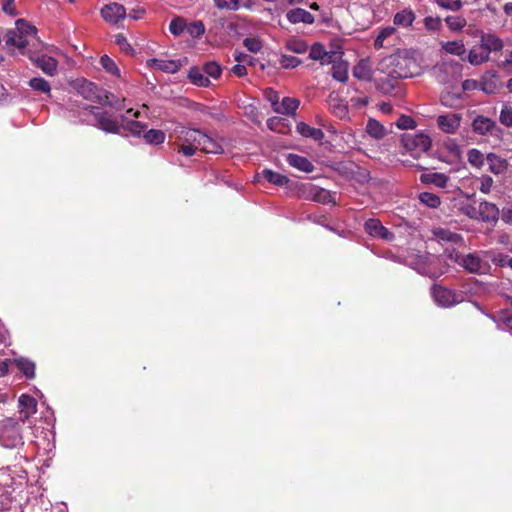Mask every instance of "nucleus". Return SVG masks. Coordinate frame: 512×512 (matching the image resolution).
<instances>
[{
  "label": "nucleus",
  "mask_w": 512,
  "mask_h": 512,
  "mask_svg": "<svg viewBox=\"0 0 512 512\" xmlns=\"http://www.w3.org/2000/svg\"><path fill=\"white\" fill-rule=\"evenodd\" d=\"M377 70L385 74L389 79H378L377 89L383 93H389L394 84L392 81L404 78H411L421 73V67L416 59L407 51L397 52L383 58Z\"/></svg>",
  "instance_id": "1"
},
{
  "label": "nucleus",
  "mask_w": 512,
  "mask_h": 512,
  "mask_svg": "<svg viewBox=\"0 0 512 512\" xmlns=\"http://www.w3.org/2000/svg\"><path fill=\"white\" fill-rule=\"evenodd\" d=\"M80 115L90 117V119L85 118L82 120L97 126L107 133H120L121 124L98 107L85 105L81 108Z\"/></svg>",
  "instance_id": "2"
},
{
  "label": "nucleus",
  "mask_w": 512,
  "mask_h": 512,
  "mask_svg": "<svg viewBox=\"0 0 512 512\" xmlns=\"http://www.w3.org/2000/svg\"><path fill=\"white\" fill-rule=\"evenodd\" d=\"M22 423L14 418L0 422V445L6 449H17L24 445Z\"/></svg>",
  "instance_id": "3"
},
{
  "label": "nucleus",
  "mask_w": 512,
  "mask_h": 512,
  "mask_svg": "<svg viewBox=\"0 0 512 512\" xmlns=\"http://www.w3.org/2000/svg\"><path fill=\"white\" fill-rule=\"evenodd\" d=\"M175 133H177L175 144L178 147V151L184 156L191 157L200 149L203 137L202 131L180 127V130H175Z\"/></svg>",
  "instance_id": "4"
},
{
  "label": "nucleus",
  "mask_w": 512,
  "mask_h": 512,
  "mask_svg": "<svg viewBox=\"0 0 512 512\" xmlns=\"http://www.w3.org/2000/svg\"><path fill=\"white\" fill-rule=\"evenodd\" d=\"M37 29L35 26L30 25L24 19H18L16 26L7 32L6 44L24 49L28 44V38L36 35Z\"/></svg>",
  "instance_id": "5"
},
{
  "label": "nucleus",
  "mask_w": 512,
  "mask_h": 512,
  "mask_svg": "<svg viewBox=\"0 0 512 512\" xmlns=\"http://www.w3.org/2000/svg\"><path fill=\"white\" fill-rule=\"evenodd\" d=\"M462 70L461 64L454 59H442L433 68V75L439 83L446 84L458 78Z\"/></svg>",
  "instance_id": "6"
},
{
  "label": "nucleus",
  "mask_w": 512,
  "mask_h": 512,
  "mask_svg": "<svg viewBox=\"0 0 512 512\" xmlns=\"http://www.w3.org/2000/svg\"><path fill=\"white\" fill-rule=\"evenodd\" d=\"M472 130L481 136L489 135L500 141L503 138L504 130L496 122L485 116H477L472 121Z\"/></svg>",
  "instance_id": "7"
},
{
  "label": "nucleus",
  "mask_w": 512,
  "mask_h": 512,
  "mask_svg": "<svg viewBox=\"0 0 512 512\" xmlns=\"http://www.w3.org/2000/svg\"><path fill=\"white\" fill-rule=\"evenodd\" d=\"M404 147L412 154H419L429 150L431 139L424 133L406 134L402 138Z\"/></svg>",
  "instance_id": "8"
},
{
  "label": "nucleus",
  "mask_w": 512,
  "mask_h": 512,
  "mask_svg": "<svg viewBox=\"0 0 512 512\" xmlns=\"http://www.w3.org/2000/svg\"><path fill=\"white\" fill-rule=\"evenodd\" d=\"M432 296L437 305L441 307H451L461 302L460 295L439 285L432 287Z\"/></svg>",
  "instance_id": "9"
},
{
  "label": "nucleus",
  "mask_w": 512,
  "mask_h": 512,
  "mask_svg": "<svg viewBox=\"0 0 512 512\" xmlns=\"http://www.w3.org/2000/svg\"><path fill=\"white\" fill-rule=\"evenodd\" d=\"M101 17L109 24L116 25L126 18V9L122 4L113 2L100 10Z\"/></svg>",
  "instance_id": "10"
},
{
  "label": "nucleus",
  "mask_w": 512,
  "mask_h": 512,
  "mask_svg": "<svg viewBox=\"0 0 512 512\" xmlns=\"http://www.w3.org/2000/svg\"><path fill=\"white\" fill-rule=\"evenodd\" d=\"M479 44L482 50H485L489 55L491 53L500 52L504 47V42L495 33L478 31Z\"/></svg>",
  "instance_id": "11"
},
{
  "label": "nucleus",
  "mask_w": 512,
  "mask_h": 512,
  "mask_svg": "<svg viewBox=\"0 0 512 512\" xmlns=\"http://www.w3.org/2000/svg\"><path fill=\"white\" fill-rule=\"evenodd\" d=\"M459 265L469 273L473 274H483L489 269L487 262L482 260L476 253H470L461 257Z\"/></svg>",
  "instance_id": "12"
},
{
  "label": "nucleus",
  "mask_w": 512,
  "mask_h": 512,
  "mask_svg": "<svg viewBox=\"0 0 512 512\" xmlns=\"http://www.w3.org/2000/svg\"><path fill=\"white\" fill-rule=\"evenodd\" d=\"M19 414L18 421L25 424L29 418L37 412V402L30 395L22 394L18 399Z\"/></svg>",
  "instance_id": "13"
},
{
  "label": "nucleus",
  "mask_w": 512,
  "mask_h": 512,
  "mask_svg": "<svg viewBox=\"0 0 512 512\" xmlns=\"http://www.w3.org/2000/svg\"><path fill=\"white\" fill-rule=\"evenodd\" d=\"M365 231L372 237L392 241L394 234L384 227L378 219H368L364 223Z\"/></svg>",
  "instance_id": "14"
},
{
  "label": "nucleus",
  "mask_w": 512,
  "mask_h": 512,
  "mask_svg": "<svg viewBox=\"0 0 512 512\" xmlns=\"http://www.w3.org/2000/svg\"><path fill=\"white\" fill-rule=\"evenodd\" d=\"M33 64L42 70L48 76H54L57 74L58 61L48 55H34L30 57Z\"/></svg>",
  "instance_id": "15"
},
{
  "label": "nucleus",
  "mask_w": 512,
  "mask_h": 512,
  "mask_svg": "<svg viewBox=\"0 0 512 512\" xmlns=\"http://www.w3.org/2000/svg\"><path fill=\"white\" fill-rule=\"evenodd\" d=\"M309 57L312 60L320 61L322 65H327L334 62L339 56L334 51H326L321 43H314L310 48Z\"/></svg>",
  "instance_id": "16"
},
{
  "label": "nucleus",
  "mask_w": 512,
  "mask_h": 512,
  "mask_svg": "<svg viewBox=\"0 0 512 512\" xmlns=\"http://www.w3.org/2000/svg\"><path fill=\"white\" fill-rule=\"evenodd\" d=\"M461 116L456 113L440 115L437 118L438 127L445 133H455L460 127Z\"/></svg>",
  "instance_id": "17"
},
{
  "label": "nucleus",
  "mask_w": 512,
  "mask_h": 512,
  "mask_svg": "<svg viewBox=\"0 0 512 512\" xmlns=\"http://www.w3.org/2000/svg\"><path fill=\"white\" fill-rule=\"evenodd\" d=\"M146 66L152 70H159L166 73H176L180 69V63L176 60L151 58L146 61Z\"/></svg>",
  "instance_id": "18"
},
{
  "label": "nucleus",
  "mask_w": 512,
  "mask_h": 512,
  "mask_svg": "<svg viewBox=\"0 0 512 512\" xmlns=\"http://www.w3.org/2000/svg\"><path fill=\"white\" fill-rule=\"evenodd\" d=\"M434 238L440 243H452L455 245H464L463 237L455 232H452L446 228H435L433 229Z\"/></svg>",
  "instance_id": "19"
},
{
  "label": "nucleus",
  "mask_w": 512,
  "mask_h": 512,
  "mask_svg": "<svg viewBox=\"0 0 512 512\" xmlns=\"http://www.w3.org/2000/svg\"><path fill=\"white\" fill-rule=\"evenodd\" d=\"M478 219L491 223L496 222L499 217V210L495 204L490 202H481L477 208Z\"/></svg>",
  "instance_id": "20"
},
{
  "label": "nucleus",
  "mask_w": 512,
  "mask_h": 512,
  "mask_svg": "<svg viewBox=\"0 0 512 512\" xmlns=\"http://www.w3.org/2000/svg\"><path fill=\"white\" fill-rule=\"evenodd\" d=\"M286 18L291 24H313L315 22L314 16L305 9L294 8L286 13Z\"/></svg>",
  "instance_id": "21"
},
{
  "label": "nucleus",
  "mask_w": 512,
  "mask_h": 512,
  "mask_svg": "<svg viewBox=\"0 0 512 512\" xmlns=\"http://www.w3.org/2000/svg\"><path fill=\"white\" fill-rule=\"evenodd\" d=\"M287 162L290 166L305 173H311L314 170V165L308 158L297 154H289Z\"/></svg>",
  "instance_id": "22"
},
{
  "label": "nucleus",
  "mask_w": 512,
  "mask_h": 512,
  "mask_svg": "<svg viewBox=\"0 0 512 512\" xmlns=\"http://www.w3.org/2000/svg\"><path fill=\"white\" fill-rule=\"evenodd\" d=\"M296 130L301 136L311 138L318 142H321L325 136L321 129L311 127L304 122H299L296 126Z\"/></svg>",
  "instance_id": "23"
},
{
  "label": "nucleus",
  "mask_w": 512,
  "mask_h": 512,
  "mask_svg": "<svg viewBox=\"0 0 512 512\" xmlns=\"http://www.w3.org/2000/svg\"><path fill=\"white\" fill-rule=\"evenodd\" d=\"M479 82V89L486 94H493L498 88L497 75L492 72H486L482 75Z\"/></svg>",
  "instance_id": "24"
},
{
  "label": "nucleus",
  "mask_w": 512,
  "mask_h": 512,
  "mask_svg": "<svg viewBox=\"0 0 512 512\" xmlns=\"http://www.w3.org/2000/svg\"><path fill=\"white\" fill-rule=\"evenodd\" d=\"M440 47L445 53L459 57L466 53L465 44L462 40L441 41Z\"/></svg>",
  "instance_id": "25"
},
{
  "label": "nucleus",
  "mask_w": 512,
  "mask_h": 512,
  "mask_svg": "<svg viewBox=\"0 0 512 512\" xmlns=\"http://www.w3.org/2000/svg\"><path fill=\"white\" fill-rule=\"evenodd\" d=\"M489 60L490 55L480 48V44L471 48L467 56V61L473 66H479Z\"/></svg>",
  "instance_id": "26"
},
{
  "label": "nucleus",
  "mask_w": 512,
  "mask_h": 512,
  "mask_svg": "<svg viewBox=\"0 0 512 512\" xmlns=\"http://www.w3.org/2000/svg\"><path fill=\"white\" fill-rule=\"evenodd\" d=\"M420 180L424 184H432L439 188H444L448 182V177L443 173L429 172L423 173Z\"/></svg>",
  "instance_id": "27"
},
{
  "label": "nucleus",
  "mask_w": 512,
  "mask_h": 512,
  "mask_svg": "<svg viewBox=\"0 0 512 512\" xmlns=\"http://www.w3.org/2000/svg\"><path fill=\"white\" fill-rule=\"evenodd\" d=\"M199 150L205 153L213 154H221L224 151L222 145L218 141L205 133H203Z\"/></svg>",
  "instance_id": "28"
},
{
  "label": "nucleus",
  "mask_w": 512,
  "mask_h": 512,
  "mask_svg": "<svg viewBox=\"0 0 512 512\" xmlns=\"http://www.w3.org/2000/svg\"><path fill=\"white\" fill-rule=\"evenodd\" d=\"M299 104L300 103L296 98L284 97L281 103H279L277 107L275 106V112L279 114L293 115L299 107Z\"/></svg>",
  "instance_id": "29"
},
{
  "label": "nucleus",
  "mask_w": 512,
  "mask_h": 512,
  "mask_svg": "<svg viewBox=\"0 0 512 512\" xmlns=\"http://www.w3.org/2000/svg\"><path fill=\"white\" fill-rule=\"evenodd\" d=\"M486 160L489 170L494 174L503 173L507 169V161L494 153H489Z\"/></svg>",
  "instance_id": "30"
},
{
  "label": "nucleus",
  "mask_w": 512,
  "mask_h": 512,
  "mask_svg": "<svg viewBox=\"0 0 512 512\" xmlns=\"http://www.w3.org/2000/svg\"><path fill=\"white\" fill-rule=\"evenodd\" d=\"M353 76L359 80H371L372 69L368 60H360L353 69Z\"/></svg>",
  "instance_id": "31"
},
{
  "label": "nucleus",
  "mask_w": 512,
  "mask_h": 512,
  "mask_svg": "<svg viewBox=\"0 0 512 512\" xmlns=\"http://www.w3.org/2000/svg\"><path fill=\"white\" fill-rule=\"evenodd\" d=\"M366 132L369 136L377 140L384 138L387 134L385 127L375 119L368 120Z\"/></svg>",
  "instance_id": "32"
},
{
  "label": "nucleus",
  "mask_w": 512,
  "mask_h": 512,
  "mask_svg": "<svg viewBox=\"0 0 512 512\" xmlns=\"http://www.w3.org/2000/svg\"><path fill=\"white\" fill-rule=\"evenodd\" d=\"M415 20V13L410 8H406L394 16V23L398 26L409 27Z\"/></svg>",
  "instance_id": "33"
},
{
  "label": "nucleus",
  "mask_w": 512,
  "mask_h": 512,
  "mask_svg": "<svg viewBox=\"0 0 512 512\" xmlns=\"http://www.w3.org/2000/svg\"><path fill=\"white\" fill-rule=\"evenodd\" d=\"M445 23L452 32H460L467 24L465 17L460 15H448L445 17Z\"/></svg>",
  "instance_id": "34"
},
{
  "label": "nucleus",
  "mask_w": 512,
  "mask_h": 512,
  "mask_svg": "<svg viewBox=\"0 0 512 512\" xmlns=\"http://www.w3.org/2000/svg\"><path fill=\"white\" fill-rule=\"evenodd\" d=\"M332 63H333L332 68H331L332 77L339 82H345L348 79L347 63L336 62V59Z\"/></svg>",
  "instance_id": "35"
},
{
  "label": "nucleus",
  "mask_w": 512,
  "mask_h": 512,
  "mask_svg": "<svg viewBox=\"0 0 512 512\" xmlns=\"http://www.w3.org/2000/svg\"><path fill=\"white\" fill-rule=\"evenodd\" d=\"M262 176L268 182L277 186H285L289 182V179L285 175L274 172L270 169L263 170Z\"/></svg>",
  "instance_id": "36"
},
{
  "label": "nucleus",
  "mask_w": 512,
  "mask_h": 512,
  "mask_svg": "<svg viewBox=\"0 0 512 512\" xmlns=\"http://www.w3.org/2000/svg\"><path fill=\"white\" fill-rule=\"evenodd\" d=\"M313 200L321 204H335V194L324 188H316L313 193Z\"/></svg>",
  "instance_id": "37"
},
{
  "label": "nucleus",
  "mask_w": 512,
  "mask_h": 512,
  "mask_svg": "<svg viewBox=\"0 0 512 512\" xmlns=\"http://www.w3.org/2000/svg\"><path fill=\"white\" fill-rule=\"evenodd\" d=\"M188 77L193 84L200 87H207L210 84L208 77L198 68H191Z\"/></svg>",
  "instance_id": "38"
},
{
  "label": "nucleus",
  "mask_w": 512,
  "mask_h": 512,
  "mask_svg": "<svg viewBox=\"0 0 512 512\" xmlns=\"http://www.w3.org/2000/svg\"><path fill=\"white\" fill-rule=\"evenodd\" d=\"M15 364L18 369L27 377L33 378L35 376V364L25 358L15 359Z\"/></svg>",
  "instance_id": "39"
},
{
  "label": "nucleus",
  "mask_w": 512,
  "mask_h": 512,
  "mask_svg": "<svg viewBox=\"0 0 512 512\" xmlns=\"http://www.w3.org/2000/svg\"><path fill=\"white\" fill-rule=\"evenodd\" d=\"M29 86L37 92L50 95L51 86L47 80L42 77H34L29 80Z\"/></svg>",
  "instance_id": "40"
},
{
  "label": "nucleus",
  "mask_w": 512,
  "mask_h": 512,
  "mask_svg": "<svg viewBox=\"0 0 512 512\" xmlns=\"http://www.w3.org/2000/svg\"><path fill=\"white\" fill-rule=\"evenodd\" d=\"M423 25L427 32L437 33L442 29V19L439 16H426Z\"/></svg>",
  "instance_id": "41"
},
{
  "label": "nucleus",
  "mask_w": 512,
  "mask_h": 512,
  "mask_svg": "<svg viewBox=\"0 0 512 512\" xmlns=\"http://www.w3.org/2000/svg\"><path fill=\"white\" fill-rule=\"evenodd\" d=\"M187 23L180 16L174 17L169 24V31L174 36H180L186 30Z\"/></svg>",
  "instance_id": "42"
},
{
  "label": "nucleus",
  "mask_w": 512,
  "mask_h": 512,
  "mask_svg": "<svg viewBox=\"0 0 512 512\" xmlns=\"http://www.w3.org/2000/svg\"><path fill=\"white\" fill-rule=\"evenodd\" d=\"M418 198L422 204L429 208H437L441 203L440 198L436 194L430 192H422L419 194Z\"/></svg>",
  "instance_id": "43"
},
{
  "label": "nucleus",
  "mask_w": 512,
  "mask_h": 512,
  "mask_svg": "<svg viewBox=\"0 0 512 512\" xmlns=\"http://www.w3.org/2000/svg\"><path fill=\"white\" fill-rule=\"evenodd\" d=\"M468 162L476 167L481 168L484 165V154L478 149H470L467 153Z\"/></svg>",
  "instance_id": "44"
},
{
  "label": "nucleus",
  "mask_w": 512,
  "mask_h": 512,
  "mask_svg": "<svg viewBox=\"0 0 512 512\" xmlns=\"http://www.w3.org/2000/svg\"><path fill=\"white\" fill-rule=\"evenodd\" d=\"M144 139L149 144H162L165 140V133L161 130L150 129L144 134Z\"/></svg>",
  "instance_id": "45"
},
{
  "label": "nucleus",
  "mask_w": 512,
  "mask_h": 512,
  "mask_svg": "<svg viewBox=\"0 0 512 512\" xmlns=\"http://www.w3.org/2000/svg\"><path fill=\"white\" fill-rule=\"evenodd\" d=\"M285 46L287 50L297 54H303L308 49L306 42L300 39H290L286 42Z\"/></svg>",
  "instance_id": "46"
},
{
  "label": "nucleus",
  "mask_w": 512,
  "mask_h": 512,
  "mask_svg": "<svg viewBox=\"0 0 512 512\" xmlns=\"http://www.w3.org/2000/svg\"><path fill=\"white\" fill-rule=\"evenodd\" d=\"M438 7L444 10L457 12L463 7L462 0H434Z\"/></svg>",
  "instance_id": "47"
},
{
  "label": "nucleus",
  "mask_w": 512,
  "mask_h": 512,
  "mask_svg": "<svg viewBox=\"0 0 512 512\" xmlns=\"http://www.w3.org/2000/svg\"><path fill=\"white\" fill-rule=\"evenodd\" d=\"M395 32H396L395 28L391 27V26L381 29L374 41V47L376 49L383 48L385 39L392 36Z\"/></svg>",
  "instance_id": "48"
},
{
  "label": "nucleus",
  "mask_w": 512,
  "mask_h": 512,
  "mask_svg": "<svg viewBox=\"0 0 512 512\" xmlns=\"http://www.w3.org/2000/svg\"><path fill=\"white\" fill-rule=\"evenodd\" d=\"M485 256L492 261L493 264L499 267H505L507 264V260L509 258L508 255L503 253H498L494 251H486L484 252Z\"/></svg>",
  "instance_id": "49"
},
{
  "label": "nucleus",
  "mask_w": 512,
  "mask_h": 512,
  "mask_svg": "<svg viewBox=\"0 0 512 512\" xmlns=\"http://www.w3.org/2000/svg\"><path fill=\"white\" fill-rule=\"evenodd\" d=\"M186 30L192 38H200L205 33V26L202 21H194L187 24Z\"/></svg>",
  "instance_id": "50"
},
{
  "label": "nucleus",
  "mask_w": 512,
  "mask_h": 512,
  "mask_svg": "<svg viewBox=\"0 0 512 512\" xmlns=\"http://www.w3.org/2000/svg\"><path fill=\"white\" fill-rule=\"evenodd\" d=\"M100 64L108 73L115 75V76L120 75V71H119L116 63L109 56L103 55L100 58Z\"/></svg>",
  "instance_id": "51"
},
{
  "label": "nucleus",
  "mask_w": 512,
  "mask_h": 512,
  "mask_svg": "<svg viewBox=\"0 0 512 512\" xmlns=\"http://www.w3.org/2000/svg\"><path fill=\"white\" fill-rule=\"evenodd\" d=\"M216 8L221 10L237 11L241 0H213Z\"/></svg>",
  "instance_id": "52"
},
{
  "label": "nucleus",
  "mask_w": 512,
  "mask_h": 512,
  "mask_svg": "<svg viewBox=\"0 0 512 512\" xmlns=\"http://www.w3.org/2000/svg\"><path fill=\"white\" fill-rule=\"evenodd\" d=\"M96 91H97V87L91 83V82H87L85 83L82 88H81V94L83 95V97L85 99H88V100H95V99H98L99 102L101 103V99L98 95H96Z\"/></svg>",
  "instance_id": "53"
},
{
  "label": "nucleus",
  "mask_w": 512,
  "mask_h": 512,
  "mask_svg": "<svg viewBox=\"0 0 512 512\" xmlns=\"http://www.w3.org/2000/svg\"><path fill=\"white\" fill-rule=\"evenodd\" d=\"M301 64V60L291 55H281L279 65L284 69H293Z\"/></svg>",
  "instance_id": "54"
},
{
  "label": "nucleus",
  "mask_w": 512,
  "mask_h": 512,
  "mask_svg": "<svg viewBox=\"0 0 512 512\" xmlns=\"http://www.w3.org/2000/svg\"><path fill=\"white\" fill-rule=\"evenodd\" d=\"M500 122L506 127H512V107L503 105L499 116Z\"/></svg>",
  "instance_id": "55"
},
{
  "label": "nucleus",
  "mask_w": 512,
  "mask_h": 512,
  "mask_svg": "<svg viewBox=\"0 0 512 512\" xmlns=\"http://www.w3.org/2000/svg\"><path fill=\"white\" fill-rule=\"evenodd\" d=\"M396 126L399 129L407 130V129H413L416 126V123L414 119L407 115H402L399 117V119L396 121Z\"/></svg>",
  "instance_id": "56"
},
{
  "label": "nucleus",
  "mask_w": 512,
  "mask_h": 512,
  "mask_svg": "<svg viewBox=\"0 0 512 512\" xmlns=\"http://www.w3.org/2000/svg\"><path fill=\"white\" fill-rule=\"evenodd\" d=\"M124 129L130 132L132 135H140L144 129L145 125L138 121H128L124 125Z\"/></svg>",
  "instance_id": "57"
},
{
  "label": "nucleus",
  "mask_w": 512,
  "mask_h": 512,
  "mask_svg": "<svg viewBox=\"0 0 512 512\" xmlns=\"http://www.w3.org/2000/svg\"><path fill=\"white\" fill-rule=\"evenodd\" d=\"M444 148L449 152V154L453 157H460L462 150L458 143L453 140L449 139L444 142Z\"/></svg>",
  "instance_id": "58"
},
{
  "label": "nucleus",
  "mask_w": 512,
  "mask_h": 512,
  "mask_svg": "<svg viewBox=\"0 0 512 512\" xmlns=\"http://www.w3.org/2000/svg\"><path fill=\"white\" fill-rule=\"evenodd\" d=\"M204 73L216 79L221 74V67L216 62L206 63L204 66Z\"/></svg>",
  "instance_id": "59"
},
{
  "label": "nucleus",
  "mask_w": 512,
  "mask_h": 512,
  "mask_svg": "<svg viewBox=\"0 0 512 512\" xmlns=\"http://www.w3.org/2000/svg\"><path fill=\"white\" fill-rule=\"evenodd\" d=\"M244 46L253 53H257L262 49V43L258 38H246L243 41Z\"/></svg>",
  "instance_id": "60"
},
{
  "label": "nucleus",
  "mask_w": 512,
  "mask_h": 512,
  "mask_svg": "<svg viewBox=\"0 0 512 512\" xmlns=\"http://www.w3.org/2000/svg\"><path fill=\"white\" fill-rule=\"evenodd\" d=\"M115 43L120 46V48L126 53H132L133 49L128 43L126 37L123 34L115 35Z\"/></svg>",
  "instance_id": "61"
},
{
  "label": "nucleus",
  "mask_w": 512,
  "mask_h": 512,
  "mask_svg": "<svg viewBox=\"0 0 512 512\" xmlns=\"http://www.w3.org/2000/svg\"><path fill=\"white\" fill-rule=\"evenodd\" d=\"M492 185H493V179L490 176H483L480 179L479 190L482 193L488 194L491 191Z\"/></svg>",
  "instance_id": "62"
},
{
  "label": "nucleus",
  "mask_w": 512,
  "mask_h": 512,
  "mask_svg": "<svg viewBox=\"0 0 512 512\" xmlns=\"http://www.w3.org/2000/svg\"><path fill=\"white\" fill-rule=\"evenodd\" d=\"M332 111L333 113L339 117V118H345L348 114V109H347V106L342 104V103H338L337 105H334L332 107Z\"/></svg>",
  "instance_id": "63"
},
{
  "label": "nucleus",
  "mask_w": 512,
  "mask_h": 512,
  "mask_svg": "<svg viewBox=\"0 0 512 512\" xmlns=\"http://www.w3.org/2000/svg\"><path fill=\"white\" fill-rule=\"evenodd\" d=\"M501 218L505 223L512 225V203L503 208Z\"/></svg>",
  "instance_id": "64"
}]
</instances>
